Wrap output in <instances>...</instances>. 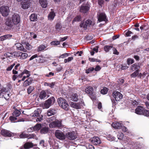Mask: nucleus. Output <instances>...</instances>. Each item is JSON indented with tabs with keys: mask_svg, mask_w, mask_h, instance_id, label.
<instances>
[{
	"mask_svg": "<svg viewBox=\"0 0 149 149\" xmlns=\"http://www.w3.org/2000/svg\"><path fill=\"white\" fill-rule=\"evenodd\" d=\"M65 132V139L66 138L70 140H74L77 138L76 134L74 131L71 130L70 128L67 129Z\"/></svg>",
	"mask_w": 149,
	"mask_h": 149,
	"instance_id": "nucleus-1",
	"label": "nucleus"
},
{
	"mask_svg": "<svg viewBox=\"0 0 149 149\" xmlns=\"http://www.w3.org/2000/svg\"><path fill=\"white\" fill-rule=\"evenodd\" d=\"M59 106L64 110L67 111L69 109V105L67 101L63 98L60 97L58 99Z\"/></svg>",
	"mask_w": 149,
	"mask_h": 149,
	"instance_id": "nucleus-2",
	"label": "nucleus"
},
{
	"mask_svg": "<svg viewBox=\"0 0 149 149\" xmlns=\"http://www.w3.org/2000/svg\"><path fill=\"white\" fill-rule=\"evenodd\" d=\"M62 120L56 119L49 124V127L52 128L57 127L59 128H61L62 125Z\"/></svg>",
	"mask_w": 149,
	"mask_h": 149,
	"instance_id": "nucleus-3",
	"label": "nucleus"
},
{
	"mask_svg": "<svg viewBox=\"0 0 149 149\" xmlns=\"http://www.w3.org/2000/svg\"><path fill=\"white\" fill-rule=\"evenodd\" d=\"M56 137L58 139L63 140L65 139V134L60 130H56L55 132Z\"/></svg>",
	"mask_w": 149,
	"mask_h": 149,
	"instance_id": "nucleus-4",
	"label": "nucleus"
},
{
	"mask_svg": "<svg viewBox=\"0 0 149 149\" xmlns=\"http://www.w3.org/2000/svg\"><path fill=\"white\" fill-rule=\"evenodd\" d=\"M30 75V72L28 70L25 69L17 76L19 78H21L23 76L22 79V80L24 81L26 78L29 77Z\"/></svg>",
	"mask_w": 149,
	"mask_h": 149,
	"instance_id": "nucleus-5",
	"label": "nucleus"
},
{
	"mask_svg": "<svg viewBox=\"0 0 149 149\" xmlns=\"http://www.w3.org/2000/svg\"><path fill=\"white\" fill-rule=\"evenodd\" d=\"M0 11L2 15L5 17L8 15L10 10L8 7L3 6L0 8Z\"/></svg>",
	"mask_w": 149,
	"mask_h": 149,
	"instance_id": "nucleus-6",
	"label": "nucleus"
},
{
	"mask_svg": "<svg viewBox=\"0 0 149 149\" xmlns=\"http://www.w3.org/2000/svg\"><path fill=\"white\" fill-rule=\"evenodd\" d=\"M91 25H93V24L92 21L90 19L86 20L85 22H81L80 25V27H83L84 30H86L87 29V27L90 26Z\"/></svg>",
	"mask_w": 149,
	"mask_h": 149,
	"instance_id": "nucleus-7",
	"label": "nucleus"
},
{
	"mask_svg": "<svg viewBox=\"0 0 149 149\" xmlns=\"http://www.w3.org/2000/svg\"><path fill=\"white\" fill-rule=\"evenodd\" d=\"M55 100L54 97H52L45 101L44 106L45 108H48L51 105L54 103Z\"/></svg>",
	"mask_w": 149,
	"mask_h": 149,
	"instance_id": "nucleus-8",
	"label": "nucleus"
},
{
	"mask_svg": "<svg viewBox=\"0 0 149 149\" xmlns=\"http://www.w3.org/2000/svg\"><path fill=\"white\" fill-rule=\"evenodd\" d=\"M12 22L15 25H17L20 22V17L18 14H15L12 17Z\"/></svg>",
	"mask_w": 149,
	"mask_h": 149,
	"instance_id": "nucleus-9",
	"label": "nucleus"
},
{
	"mask_svg": "<svg viewBox=\"0 0 149 149\" xmlns=\"http://www.w3.org/2000/svg\"><path fill=\"white\" fill-rule=\"evenodd\" d=\"M112 95L116 101H119L123 98V96L118 91L114 92Z\"/></svg>",
	"mask_w": 149,
	"mask_h": 149,
	"instance_id": "nucleus-10",
	"label": "nucleus"
},
{
	"mask_svg": "<svg viewBox=\"0 0 149 149\" xmlns=\"http://www.w3.org/2000/svg\"><path fill=\"white\" fill-rule=\"evenodd\" d=\"M31 4V3L29 0H24L21 3L22 8L24 9H28Z\"/></svg>",
	"mask_w": 149,
	"mask_h": 149,
	"instance_id": "nucleus-11",
	"label": "nucleus"
},
{
	"mask_svg": "<svg viewBox=\"0 0 149 149\" xmlns=\"http://www.w3.org/2000/svg\"><path fill=\"white\" fill-rule=\"evenodd\" d=\"M98 21L99 22L107 20L106 16L105 14L104 13H101L97 14V15Z\"/></svg>",
	"mask_w": 149,
	"mask_h": 149,
	"instance_id": "nucleus-12",
	"label": "nucleus"
},
{
	"mask_svg": "<svg viewBox=\"0 0 149 149\" xmlns=\"http://www.w3.org/2000/svg\"><path fill=\"white\" fill-rule=\"evenodd\" d=\"M90 141L94 145H97L101 143V141L98 137H94L90 139Z\"/></svg>",
	"mask_w": 149,
	"mask_h": 149,
	"instance_id": "nucleus-13",
	"label": "nucleus"
},
{
	"mask_svg": "<svg viewBox=\"0 0 149 149\" xmlns=\"http://www.w3.org/2000/svg\"><path fill=\"white\" fill-rule=\"evenodd\" d=\"M6 89L4 88H3L0 90V97H4V98L6 99V97L9 98L10 94H6Z\"/></svg>",
	"mask_w": 149,
	"mask_h": 149,
	"instance_id": "nucleus-14",
	"label": "nucleus"
},
{
	"mask_svg": "<svg viewBox=\"0 0 149 149\" xmlns=\"http://www.w3.org/2000/svg\"><path fill=\"white\" fill-rule=\"evenodd\" d=\"M1 133L2 135L4 136H8L9 137L11 136L13 134V133L5 129H3L1 130Z\"/></svg>",
	"mask_w": 149,
	"mask_h": 149,
	"instance_id": "nucleus-15",
	"label": "nucleus"
},
{
	"mask_svg": "<svg viewBox=\"0 0 149 149\" xmlns=\"http://www.w3.org/2000/svg\"><path fill=\"white\" fill-rule=\"evenodd\" d=\"M90 7L88 6L82 5L79 9V11L83 13H86L89 10Z\"/></svg>",
	"mask_w": 149,
	"mask_h": 149,
	"instance_id": "nucleus-16",
	"label": "nucleus"
},
{
	"mask_svg": "<svg viewBox=\"0 0 149 149\" xmlns=\"http://www.w3.org/2000/svg\"><path fill=\"white\" fill-rule=\"evenodd\" d=\"M144 108L141 106H138L135 109V113L139 115H143V113Z\"/></svg>",
	"mask_w": 149,
	"mask_h": 149,
	"instance_id": "nucleus-17",
	"label": "nucleus"
},
{
	"mask_svg": "<svg viewBox=\"0 0 149 149\" xmlns=\"http://www.w3.org/2000/svg\"><path fill=\"white\" fill-rule=\"evenodd\" d=\"M122 124L119 122H116L112 124L111 126L114 128L116 129H120L122 126Z\"/></svg>",
	"mask_w": 149,
	"mask_h": 149,
	"instance_id": "nucleus-18",
	"label": "nucleus"
},
{
	"mask_svg": "<svg viewBox=\"0 0 149 149\" xmlns=\"http://www.w3.org/2000/svg\"><path fill=\"white\" fill-rule=\"evenodd\" d=\"M33 81V79L31 78H29L25 81H24L23 86L24 87L26 86L30 85Z\"/></svg>",
	"mask_w": 149,
	"mask_h": 149,
	"instance_id": "nucleus-19",
	"label": "nucleus"
},
{
	"mask_svg": "<svg viewBox=\"0 0 149 149\" xmlns=\"http://www.w3.org/2000/svg\"><path fill=\"white\" fill-rule=\"evenodd\" d=\"M40 110L38 109L34 111V112L31 114V116L32 117H39L40 116Z\"/></svg>",
	"mask_w": 149,
	"mask_h": 149,
	"instance_id": "nucleus-20",
	"label": "nucleus"
},
{
	"mask_svg": "<svg viewBox=\"0 0 149 149\" xmlns=\"http://www.w3.org/2000/svg\"><path fill=\"white\" fill-rule=\"evenodd\" d=\"M15 46L17 49L23 52L26 51V49H24L23 45L21 43H16Z\"/></svg>",
	"mask_w": 149,
	"mask_h": 149,
	"instance_id": "nucleus-21",
	"label": "nucleus"
},
{
	"mask_svg": "<svg viewBox=\"0 0 149 149\" xmlns=\"http://www.w3.org/2000/svg\"><path fill=\"white\" fill-rule=\"evenodd\" d=\"M71 105L72 107L78 109L81 108V105L79 103L72 102Z\"/></svg>",
	"mask_w": 149,
	"mask_h": 149,
	"instance_id": "nucleus-22",
	"label": "nucleus"
},
{
	"mask_svg": "<svg viewBox=\"0 0 149 149\" xmlns=\"http://www.w3.org/2000/svg\"><path fill=\"white\" fill-rule=\"evenodd\" d=\"M39 2L42 8H45L47 7V3L46 0H39Z\"/></svg>",
	"mask_w": 149,
	"mask_h": 149,
	"instance_id": "nucleus-23",
	"label": "nucleus"
},
{
	"mask_svg": "<svg viewBox=\"0 0 149 149\" xmlns=\"http://www.w3.org/2000/svg\"><path fill=\"white\" fill-rule=\"evenodd\" d=\"M36 145H34L33 143L31 142H27L25 143L24 145V147L25 149H28Z\"/></svg>",
	"mask_w": 149,
	"mask_h": 149,
	"instance_id": "nucleus-24",
	"label": "nucleus"
},
{
	"mask_svg": "<svg viewBox=\"0 0 149 149\" xmlns=\"http://www.w3.org/2000/svg\"><path fill=\"white\" fill-rule=\"evenodd\" d=\"M70 98L71 100L76 102L78 100V95L76 93H73L71 95Z\"/></svg>",
	"mask_w": 149,
	"mask_h": 149,
	"instance_id": "nucleus-25",
	"label": "nucleus"
},
{
	"mask_svg": "<svg viewBox=\"0 0 149 149\" xmlns=\"http://www.w3.org/2000/svg\"><path fill=\"white\" fill-rule=\"evenodd\" d=\"M12 36L10 34H7L1 36L0 37V40L3 41L4 40L8 39L11 37Z\"/></svg>",
	"mask_w": 149,
	"mask_h": 149,
	"instance_id": "nucleus-26",
	"label": "nucleus"
},
{
	"mask_svg": "<svg viewBox=\"0 0 149 149\" xmlns=\"http://www.w3.org/2000/svg\"><path fill=\"white\" fill-rule=\"evenodd\" d=\"M93 90V88L91 86H89L85 89V92L88 94H91L92 93Z\"/></svg>",
	"mask_w": 149,
	"mask_h": 149,
	"instance_id": "nucleus-27",
	"label": "nucleus"
},
{
	"mask_svg": "<svg viewBox=\"0 0 149 149\" xmlns=\"http://www.w3.org/2000/svg\"><path fill=\"white\" fill-rule=\"evenodd\" d=\"M37 58L36 60V61H38L37 62H38V63L40 62V57L38 56V55L37 54H35L33 56H32L30 58L29 60L31 61L33 59Z\"/></svg>",
	"mask_w": 149,
	"mask_h": 149,
	"instance_id": "nucleus-28",
	"label": "nucleus"
},
{
	"mask_svg": "<svg viewBox=\"0 0 149 149\" xmlns=\"http://www.w3.org/2000/svg\"><path fill=\"white\" fill-rule=\"evenodd\" d=\"M28 56V54L27 53L21 52L20 56H19V58L21 59H25Z\"/></svg>",
	"mask_w": 149,
	"mask_h": 149,
	"instance_id": "nucleus-29",
	"label": "nucleus"
},
{
	"mask_svg": "<svg viewBox=\"0 0 149 149\" xmlns=\"http://www.w3.org/2000/svg\"><path fill=\"white\" fill-rule=\"evenodd\" d=\"M56 111V110L54 109H49L48 111L47 115L48 116L54 115Z\"/></svg>",
	"mask_w": 149,
	"mask_h": 149,
	"instance_id": "nucleus-30",
	"label": "nucleus"
},
{
	"mask_svg": "<svg viewBox=\"0 0 149 149\" xmlns=\"http://www.w3.org/2000/svg\"><path fill=\"white\" fill-rule=\"evenodd\" d=\"M55 16V14L54 12H51L48 15V19L51 20H53L54 19Z\"/></svg>",
	"mask_w": 149,
	"mask_h": 149,
	"instance_id": "nucleus-31",
	"label": "nucleus"
},
{
	"mask_svg": "<svg viewBox=\"0 0 149 149\" xmlns=\"http://www.w3.org/2000/svg\"><path fill=\"white\" fill-rule=\"evenodd\" d=\"M20 114L21 111L17 109H15L13 113V115L16 117L19 116Z\"/></svg>",
	"mask_w": 149,
	"mask_h": 149,
	"instance_id": "nucleus-32",
	"label": "nucleus"
},
{
	"mask_svg": "<svg viewBox=\"0 0 149 149\" xmlns=\"http://www.w3.org/2000/svg\"><path fill=\"white\" fill-rule=\"evenodd\" d=\"M46 96V93L44 91H42L40 94L39 97L41 99H42L45 97Z\"/></svg>",
	"mask_w": 149,
	"mask_h": 149,
	"instance_id": "nucleus-33",
	"label": "nucleus"
},
{
	"mask_svg": "<svg viewBox=\"0 0 149 149\" xmlns=\"http://www.w3.org/2000/svg\"><path fill=\"white\" fill-rule=\"evenodd\" d=\"M139 67L138 65L136 63L132 65L130 69L132 71H134L135 70H138Z\"/></svg>",
	"mask_w": 149,
	"mask_h": 149,
	"instance_id": "nucleus-34",
	"label": "nucleus"
},
{
	"mask_svg": "<svg viewBox=\"0 0 149 149\" xmlns=\"http://www.w3.org/2000/svg\"><path fill=\"white\" fill-rule=\"evenodd\" d=\"M37 16L34 14H32L30 16V20L31 21H35L37 20Z\"/></svg>",
	"mask_w": 149,
	"mask_h": 149,
	"instance_id": "nucleus-35",
	"label": "nucleus"
},
{
	"mask_svg": "<svg viewBox=\"0 0 149 149\" xmlns=\"http://www.w3.org/2000/svg\"><path fill=\"white\" fill-rule=\"evenodd\" d=\"M49 131L48 128L44 127L42 128L40 130V133L42 134H45L48 133Z\"/></svg>",
	"mask_w": 149,
	"mask_h": 149,
	"instance_id": "nucleus-36",
	"label": "nucleus"
},
{
	"mask_svg": "<svg viewBox=\"0 0 149 149\" xmlns=\"http://www.w3.org/2000/svg\"><path fill=\"white\" fill-rule=\"evenodd\" d=\"M6 24L8 26L11 27L13 26V23L12 22L11 20L9 19H7L6 22Z\"/></svg>",
	"mask_w": 149,
	"mask_h": 149,
	"instance_id": "nucleus-37",
	"label": "nucleus"
},
{
	"mask_svg": "<svg viewBox=\"0 0 149 149\" xmlns=\"http://www.w3.org/2000/svg\"><path fill=\"white\" fill-rule=\"evenodd\" d=\"M139 70H136L131 74L130 76L132 78H134L137 76L139 74Z\"/></svg>",
	"mask_w": 149,
	"mask_h": 149,
	"instance_id": "nucleus-38",
	"label": "nucleus"
},
{
	"mask_svg": "<svg viewBox=\"0 0 149 149\" xmlns=\"http://www.w3.org/2000/svg\"><path fill=\"white\" fill-rule=\"evenodd\" d=\"M21 52H15L13 53V57H19Z\"/></svg>",
	"mask_w": 149,
	"mask_h": 149,
	"instance_id": "nucleus-39",
	"label": "nucleus"
},
{
	"mask_svg": "<svg viewBox=\"0 0 149 149\" xmlns=\"http://www.w3.org/2000/svg\"><path fill=\"white\" fill-rule=\"evenodd\" d=\"M46 47L44 45H41L38 47L37 49V51L38 52H40L43 51L44 50Z\"/></svg>",
	"mask_w": 149,
	"mask_h": 149,
	"instance_id": "nucleus-40",
	"label": "nucleus"
},
{
	"mask_svg": "<svg viewBox=\"0 0 149 149\" xmlns=\"http://www.w3.org/2000/svg\"><path fill=\"white\" fill-rule=\"evenodd\" d=\"M113 47V46L112 45H106L104 47V50L106 52H108L109 50Z\"/></svg>",
	"mask_w": 149,
	"mask_h": 149,
	"instance_id": "nucleus-41",
	"label": "nucleus"
},
{
	"mask_svg": "<svg viewBox=\"0 0 149 149\" xmlns=\"http://www.w3.org/2000/svg\"><path fill=\"white\" fill-rule=\"evenodd\" d=\"M41 127V125L40 124H38L35 126L33 128L34 130H39Z\"/></svg>",
	"mask_w": 149,
	"mask_h": 149,
	"instance_id": "nucleus-42",
	"label": "nucleus"
},
{
	"mask_svg": "<svg viewBox=\"0 0 149 149\" xmlns=\"http://www.w3.org/2000/svg\"><path fill=\"white\" fill-rule=\"evenodd\" d=\"M108 91V88L106 87H104L101 90L100 93L102 94H106Z\"/></svg>",
	"mask_w": 149,
	"mask_h": 149,
	"instance_id": "nucleus-43",
	"label": "nucleus"
},
{
	"mask_svg": "<svg viewBox=\"0 0 149 149\" xmlns=\"http://www.w3.org/2000/svg\"><path fill=\"white\" fill-rule=\"evenodd\" d=\"M61 25L60 23H57L55 26V29H56V30L59 31L61 30Z\"/></svg>",
	"mask_w": 149,
	"mask_h": 149,
	"instance_id": "nucleus-44",
	"label": "nucleus"
},
{
	"mask_svg": "<svg viewBox=\"0 0 149 149\" xmlns=\"http://www.w3.org/2000/svg\"><path fill=\"white\" fill-rule=\"evenodd\" d=\"M50 44L52 45H58L60 44V42L58 41H52Z\"/></svg>",
	"mask_w": 149,
	"mask_h": 149,
	"instance_id": "nucleus-45",
	"label": "nucleus"
},
{
	"mask_svg": "<svg viewBox=\"0 0 149 149\" xmlns=\"http://www.w3.org/2000/svg\"><path fill=\"white\" fill-rule=\"evenodd\" d=\"M19 137L21 138H28V134L22 133L19 136Z\"/></svg>",
	"mask_w": 149,
	"mask_h": 149,
	"instance_id": "nucleus-46",
	"label": "nucleus"
},
{
	"mask_svg": "<svg viewBox=\"0 0 149 149\" xmlns=\"http://www.w3.org/2000/svg\"><path fill=\"white\" fill-rule=\"evenodd\" d=\"M127 64L128 65L132 64L134 62V60L133 59L131 58H128L127 60Z\"/></svg>",
	"mask_w": 149,
	"mask_h": 149,
	"instance_id": "nucleus-47",
	"label": "nucleus"
},
{
	"mask_svg": "<svg viewBox=\"0 0 149 149\" xmlns=\"http://www.w3.org/2000/svg\"><path fill=\"white\" fill-rule=\"evenodd\" d=\"M4 56L6 57H13V53H11L8 52L5 53L4 54Z\"/></svg>",
	"mask_w": 149,
	"mask_h": 149,
	"instance_id": "nucleus-48",
	"label": "nucleus"
},
{
	"mask_svg": "<svg viewBox=\"0 0 149 149\" xmlns=\"http://www.w3.org/2000/svg\"><path fill=\"white\" fill-rule=\"evenodd\" d=\"M73 59V57H69L68 58L65 59L64 60V62L65 63H66L71 61Z\"/></svg>",
	"mask_w": 149,
	"mask_h": 149,
	"instance_id": "nucleus-49",
	"label": "nucleus"
},
{
	"mask_svg": "<svg viewBox=\"0 0 149 149\" xmlns=\"http://www.w3.org/2000/svg\"><path fill=\"white\" fill-rule=\"evenodd\" d=\"M81 19V17L79 15L76 17L73 20V22H75L79 21Z\"/></svg>",
	"mask_w": 149,
	"mask_h": 149,
	"instance_id": "nucleus-50",
	"label": "nucleus"
},
{
	"mask_svg": "<svg viewBox=\"0 0 149 149\" xmlns=\"http://www.w3.org/2000/svg\"><path fill=\"white\" fill-rule=\"evenodd\" d=\"M123 134L122 133H119L117 135V137L118 139L121 140L123 139Z\"/></svg>",
	"mask_w": 149,
	"mask_h": 149,
	"instance_id": "nucleus-51",
	"label": "nucleus"
},
{
	"mask_svg": "<svg viewBox=\"0 0 149 149\" xmlns=\"http://www.w3.org/2000/svg\"><path fill=\"white\" fill-rule=\"evenodd\" d=\"M34 88L33 86H30L27 89V92L29 94H30L33 90Z\"/></svg>",
	"mask_w": 149,
	"mask_h": 149,
	"instance_id": "nucleus-52",
	"label": "nucleus"
},
{
	"mask_svg": "<svg viewBox=\"0 0 149 149\" xmlns=\"http://www.w3.org/2000/svg\"><path fill=\"white\" fill-rule=\"evenodd\" d=\"M94 70V68L90 67L86 70V73L88 74Z\"/></svg>",
	"mask_w": 149,
	"mask_h": 149,
	"instance_id": "nucleus-53",
	"label": "nucleus"
},
{
	"mask_svg": "<svg viewBox=\"0 0 149 149\" xmlns=\"http://www.w3.org/2000/svg\"><path fill=\"white\" fill-rule=\"evenodd\" d=\"M143 115L147 116H149V110L144 109Z\"/></svg>",
	"mask_w": 149,
	"mask_h": 149,
	"instance_id": "nucleus-54",
	"label": "nucleus"
},
{
	"mask_svg": "<svg viewBox=\"0 0 149 149\" xmlns=\"http://www.w3.org/2000/svg\"><path fill=\"white\" fill-rule=\"evenodd\" d=\"M14 116H10L9 117L10 120L12 122H14V121L17 119V118Z\"/></svg>",
	"mask_w": 149,
	"mask_h": 149,
	"instance_id": "nucleus-55",
	"label": "nucleus"
},
{
	"mask_svg": "<svg viewBox=\"0 0 149 149\" xmlns=\"http://www.w3.org/2000/svg\"><path fill=\"white\" fill-rule=\"evenodd\" d=\"M69 55V54L68 53H66L65 54H64L61 55L59 57V58H65L68 56Z\"/></svg>",
	"mask_w": 149,
	"mask_h": 149,
	"instance_id": "nucleus-56",
	"label": "nucleus"
},
{
	"mask_svg": "<svg viewBox=\"0 0 149 149\" xmlns=\"http://www.w3.org/2000/svg\"><path fill=\"white\" fill-rule=\"evenodd\" d=\"M107 139L111 141H112L114 139V137L110 135L107 136Z\"/></svg>",
	"mask_w": 149,
	"mask_h": 149,
	"instance_id": "nucleus-57",
	"label": "nucleus"
},
{
	"mask_svg": "<svg viewBox=\"0 0 149 149\" xmlns=\"http://www.w3.org/2000/svg\"><path fill=\"white\" fill-rule=\"evenodd\" d=\"M121 69L123 70H126L129 67L126 65H121Z\"/></svg>",
	"mask_w": 149,
	"mask_h": 149,
	"instance_id": "nucleus-58",
	"label": "nucleus"
},
{
	"mask_svg": "<svg viewBox=\"0 0 149 149\" xmlns=\"http://www.w3.org/2000/svg\"><path fill=\"white\" fill-rule=\"evenodd\" d=\"M15 64L14 63L13 64L11 65L10 66H9L6 69V70L8 71H9L11 70L13 67L15 65Z\"/></svg>",
	"mask_w": 149,
	"mask_h": 149,
	"instance_id": "nucleus-59",
	"label": "nucleus"
},
{
	"mask_svg": "<svg viewBox=\"0 0 149 149\" xmlns=\"http://www.w3.org/2000/svg\"><path fill=\"white\" fill-rule=\"evenodd\" d=\"M26 49L28 50L31 49V46L29 43H27L26 44Z\"/></svg>",
	"mask_w": 149,
	"mask_h": 149,
	"instance_id": "nucleus-60",
	"label": "nucleus"
},
{
	"mask_svg": "<svg viewBox=\"0 0 149 149\" xmlns=\"http://www.w3.org/2000/svg\"><path fill=\"white\" fill-rule=\"evenodd\" d=\"M113 53L114 54L117 55L119 54V52L117 51V49L115 48H113Z\"/></svg>",
	"mask_w": 149,
	"mask_h": 149,
	"instance_id": "nucleus-61",
	"label": "nucleus"
},
{
	"mask_svg": "<svg viewBox=\"0 0 149 149\" xmlns=\"http://www.w3.org/2000/svg\"><path fill=\"white\" fill-rule=\"evenodd\" d=\"M39 117H38L36 119V121L37 122H40L43 119L42 118H43V116L42 115H41V116H39Z\"/></svg>",
	"mask_w": 149,
	"mask_h": 149,
	"instance_id": "nucleus-62",
	"label": "nucleus"
},
{
	"mask_svg": "<svg viewBox=\"0 0 149 149\" xmlns=\"http://www.w3.org/2000/svg\"><path fill=\"white\" fill-rule=\"evenodd\" d=\"M132 34V33L130 31H128L126 33V35L127 36H130Z\"/></svg>",
	"mask_w": 149,
	"mask_h": 149,
	"instance_id": "nucleus-63",
	"label": "nucleus"
},
{
	"mask_svg": "<svg viewBox=\"0 0 149 149\" xmlns=\"http://www.w3.org/2000/svg\"><path fill=\"white\" fill-rule=\"evenodd\" d=\"M101 69V67L99 65H97L95 68L94 69V70L96 71H98L100 70Z\"/></svg>",
	"mask_w": 149,
	"mask_h": 149,
	"instance_id": "nucleus-64",
	"label": "nucleus"
}]
</instances>
